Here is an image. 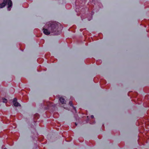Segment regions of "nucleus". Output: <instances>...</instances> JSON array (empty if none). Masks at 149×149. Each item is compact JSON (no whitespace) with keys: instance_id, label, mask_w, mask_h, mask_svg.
<instances>
[{"instance_id":"f257e3e1","label":"nucleus","mask_w":149,"mask_h":149,"mask_svg":"<svg viewBox=\"0 0 149 149\" xmlns=\"http://www.w3.org/2000/svg\"><path fill=\"white\" fill-rule=\"evenodd\" d=\"M49 25V29L50 30H51L52 32L56 31L58 27V24L55 23H50Z\"/></svg>"},{"instance_id":"f03ea898","label":"nucleus","mask_w":149,"mask_h":149,"mask_svg":"<svg viewBox=\"0 0 149 149\" xmlns=\"http://www.w3.org/2000/svg\"><path fill=\"white\" fill-rule=\"evenodd\" d=\"M7 2V0H4L3 2L0 4V8H2L4 7L6 5Z\"/></svg>"},{"instance_id":"7ed1b4c3","label":"nucleus","mask_w":149,"mask_h":149,"mask_svg":"<svg viewBox=\"0 0 149 149\" xmlns=\"http://www.w3.org/2000/svg\"><path fill=\"white\" fill-rule=\"evenodd\" d=\"M7 4L8 5V8L11 7L12 5V1L10 0H7Z\"/></svg>"},{"instance_id":"20e7f679","label":"nucleus","mask_w":149,"mask_h":149,"mask_svg":"<svg viewBox=\"0 0 149 149\" xmlns=\"http://www.w3.org/2000/svg\"><path fill=\"white\" fill-rule=\"evenodd\" d=\"M43 32L46 35H48L50 34V32L46 29H44Z\"/></svg>"},{"instance_id":"39448f33","label":"nucleus","mask_w":149,"mask_h":149,"mask_svg":"<svg viewBox=\"0 0 149 149\" xmlns=\"http://www.w3.org/2000/svg\"><path fill=\"white\" fill-rule=\"evenodd\" d=\"M60 102L62 104H65L66 101L63 97H61L59 99Z\"/></svg>"},{"instance_id":"423d86ee","label":"nucleus","mask_w":149,"mask_h":149,"mask_svg":"<svg viewBox=\"0 0 149 149\" xmlns=\"http://www.w3.org/2000/svg\"><path fill=\"white\" fill-rule=\"evenodd\" d=\"M13 104L14 106L15 107L21 106V105L18 102H14Z\"/></svg>"},{"instance_id":"0eeeda50","label":"nucleus","mask_w":149,"mask_h":149,"mask_svg":"<svg viewBox=\"0 0 149 149\" xmlns=\"http://www.w3.org/2000/svg\"><path fill=\"white\" fill-rule=\"evenodd\" d=\"M7 102V100L6 99H3V102L4 103H6Z\"/></svg>"},{"instance_id":"6e6552de","label":"nucleus","mask_w":149,"mask_h":149,"mask_svg":"<svg viewBox=\"0 0 149 149\" xmlns=\"http://www.w3.org/2000/svg\"><path fill=\"white\" fill-rule=\"evenodd\" d=\"M17 99L16 98H14L13 101V103H14V102H17Z\"/></svg>"},{"instance_id":"1a4fd4ad","label":"nucleus","mask_w":149,"mask_h":149,"mask_svg":"<svg viewBox=\"0 0 149 149\" xmlns=\"http://www.w3.org/2000/svg\"><path fill=\"white\" fill-rule=\"evenodd\" d=\"M69 104H70L71 106H72V103L71 101L69 102Z\"/></svg>"},{"instance_id":"9d476101","label":"nucleus","mask_w":149,"mask_h":149,"mask_svg":"<svg viewBox=\"0 0 149 149\" xmlns=\"http://www.w3.org/2000/svg\"><path fill=\"white\" fill-rule=\"evenodd\" d=\"M93 115H92L91 116V117L92 118H93Z\"/></svg>"},{"instance_id":"9b49d317","label":"nucleus","mask_w":149,"mask_h":149,"mask_svg":"<svg viewBox=\"0 0 149 149\" xmlns=\"http://www.w3.org/2000/svg\"><path fill=\"white\" fill-rule=\"evenodd\" d=\"M75 124L76 126L77 125V124L76 123H75Z\"/></svg>"},{"instance_id":"f8f14e48","label":"nucleus","mask_w":149,"mask_h":149,"mask_svg":"<svg viewBox=\"0 0 149 149\" xmlns=\"http://www.w3.org/2000/svg\"><path fill=\"white\" fill-rule=\"evenodd\" d=\"M73 107L74 109H75V108L74 107Z\"/></svg>"},{"instance_id":"ddd939ff","label":"nucleus","mask_w":149,"mask_h":149,"mask_svg":"<svg viewBox=\"0 0 149 149\" xmlns=\"http://www.w3.org/2000/svg\"><path fill=\"white\" fill-rule=\"evenodd\" d=\"M4 149H6V148H4Z\"/></svg>"}]
</instances>
